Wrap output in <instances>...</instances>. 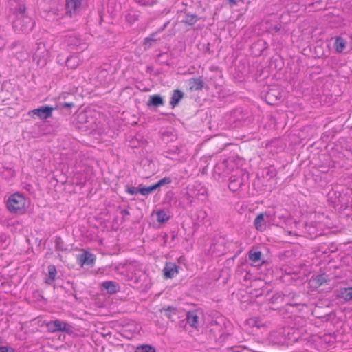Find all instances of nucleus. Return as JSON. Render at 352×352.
<instances>
[{
	"label": "nucleus",
	"mask_w": 352,
	"mask_h": 352,
	"mask_svg": "<svg viewBox=\"0 0 352 352\" xmlns=\"http://www.w3.org/2000/svg\"><path fill=\"white\" fill-rule=\"evenodd\" d=\"M9 19L14 30L18 33L29 32L34 25V21L27 14L25 6L21 2H15V5H12Z\"/></svg>",
	"instance_id": "obj_1"
},
{
	"label": "nucleus",
	"mask_w": 352,
	"mask_h": 352,
	"mask_svg": "<svg viewBox=\"0 0 352 352\" xmlns=\"http://www.w3.org/2000/svg\"><path fill=\"white\" fill-rule=\"evenodd\" d=\"M30 205V199L20 193L10 195L6 201L8 210L11 213L16 214H25Z\"/></svg>",
	"instance_id": "obj_2"
},
{
	"label": "nucleus",
	"mask_w": 352,
	"mask_h": 352,
	"mask_svg": "<svg viewBox=\"0 0 352 352\" xmlns=\"http://www.w3.org/2000/svg\"><path fill=\"white\" fill-rule=\"evenodd\" d=\"M304 229L302 232L296 228L294 230H286L285 232L288 235L305 236L314 239L324 234V225L320 221L310 222L305 225Z\"/></svg>",
	"instance_id": "obj_3"
},
{
	"label": "nucleus",
	"mask_w": 352,
	"mask_h": 352,
	"mask_svg": "<svg viewBox=\"0 0 352 352\" xmlns=\"http://www.w3.org/2000/svg\"><path fill=\"white\" fill-rule=\"evenodd\" d=\"M280 222L276 221V214L273 211H265L258 214L254 220L255 229L260 232H265L272 226H279Z\"/></svg>",
	"instance_id": "obj_4"
},
{
	"label": "nucleus",
	"mask_w": 352,
	"mask_h": 352,
	"mask_svg": "<svg viewBox=\"0 0 352 352\" xmlns=\"http://www.w3.org/2000/svg\"><path fill=\"white\" fill-rule=\"evenodd\" d=\"M126 269L127 271L126 277L129 280L136 284L146 281L147 275L143 264L134 261L128 264Z\"/></svg>",
	"instance_id": "obj_5"
},
{
	"label": "nucleus",
	"mask_w": 352,
	"mask_h": 352,
	"mask_svg": "<svg viewBox=\"0 0 352 352\" xmlns=\"http://www.w3.org/2000/svg\"><path fill=\"white\" fill-rule=\"evenodd\" d=\"M248 178V175L243 168H236L235 173L229 177L228 188L232 191L238 190Z\"/></svg>",
	"instance_id": "obj_6"
},
{
	"label": "nucleus",
	"mask_w": 352,
	"mask_h": 352,
	"mask_svg": "<svg viewBox=\"0 0 352 352\" xmlns=\"http://www.w3.org/2000/svg\"><path fill=\"white\" fill-rule=\"evenodd\" d=\"M236 168H240L234 158L219 162L214 167V171L219 175L229 176L235 173Z\"/></svg>",
	"instance_id": "obj_7"
},
{
	"label": "nucleus",
	"mask_w": 352,
	"mask_h": 352,
	"mask_svg": "<svg viewBox=\"0 0 352 352\" xmlns=\"http://www.w3.org/2000/svg\"><path fill=\"white\" fill-rule=\"evenodd\" d=\"M95 114L96 112L91 110H84L77 114L76 120L79 124H85L86 127H92Z\"/></svg>",
	"instance_id": "obj_8"
},
{
	"label": "nucleus",
	"mask_w": 352,
	"mask_h": 352,
	"mask_svg": "<svg viewBox=\"0 0 352 352\" xmlns=\"http://www.w3.org/2000/svg\"><path fill=\"white\" fill-rule=\"evenodd\" d=\"M49 331L51 332L56 331H63V332H69L70 331V325L67 322L60 321L59 320H55L53 321H50L47 324Z\"/></svg>",
	"instance_id": "obj_9"
},
{
	"label": "nucleus",
	"mask_w": 352,
	"mask_h": 352,
	"mask_svg": "<svg viewBox=\"0 0 352 352\" xmlns=\"http://www.w3.org/2000/svg\"><path fill=\"white\" fill-rule=\"evenodd\" d=\"M82 0H66V13L70 16L77 14L81 10Z\"/></svg>",
	"instance_id": "obj_10"
},
{
	"label": "nucleus",
	"mask_w": 352,
	"mask_h": 352,
	"mask_svg": "<svg viewBox=\"0 0 352 352\" xmlns=\"http://www.w3.org/2000/svg\"><path fill=\"white\" fill-rule=\"evenodd\" d=\"M202 316V312L200 310L195 309L189 311L186 314L187 323L192 327L197 329L199 324L200 317Z\"/></svg>",
	"instance_id": "obj_11"
},
{
	"label": "nucleus",
	"mask_w": 352,
	"mask_h": 352,
	"mask_svg": "<svg viewBox=\"0 0 352 352\" xmlns=\"http://www.w3.org/2000/svg\"><path fill=\"white\" fill-rule=\"evenodd\" d=\"M96 260V256L87 251H84L82 254L77 256V261L82 267L85 265H92Z\"/></svg>",
	"instance_id": "obj_12"
},
{
	"label": "nucleus",
	"mask_w": 352,
	"mask_h": 352,
	"mask_svg": "<svg viewBox=\"0 0 352 352\" xmlns=\"http://www.w3.org/2000/svg\"><path fill=\"white\" fill-rule=\"evenodd\" d=\"M53 107L48 106H42L39 108L32 110L34 115L37 116L41 119H47L52 116Z\"/></svg>",
	"instance_id": "obj_13"
},
{
	"label": "nucleus",
	"mask_w": 352,
	"mask_h": 352,
	"mask_svg": "<svg viewBox=\"0 0 352 352\" xmlns=\"http://www.w3.org/2000/svg\"><path fill=\"white\" fill-rule=\"evenodd\" d=\"M69 50H84L86 48L85 43L81 44L80 41L74 36H69L65 40Z\"/></svg>",
	"instance_id": "obj_14"
},
{
	"label": "nucleus",
	"mask_w": 352,
	"mask_h": 352,
	"mask_svg": "<svg viewBox=\"0 0 352 352\" xmlns=\"http://www.w3.org/2000/svg\"><path fill=\"white\" fill-rule=\"evenodd\" d=\"M178 273V267L175 263H166L164 268V274L166 278H171Z\"/></svg>",
	"instance_id": "obj_15"
},
{
	"label": "nucleus",
	"mask_w": 352,
	"mask_h": 352,
	"mask_svg": "<svg viewBox=\"0 0 352 352\" xmlns=\"http://www.w3.org/2000/svg\"><path fill=\"white\" fill-rule=\"evenodd\" d=\"M277 222H280L279 226H281L283 223H286L287 222L289 223L291 225V229L294 230L295 228H297L298 223L296 222H294L292 221V219H289L287 216H285V214H281L278 216V220L276 219ZM289 230V228H285V232L287 234L285 230Z\"/></svg>",
	"instance_id": "obj_16"
},
{
	"label": "nucleus",
	"mask_w": 352,
	"mask_h": 352,
	"mask_svg": "<svg viewBox=\"0 0 352 352\" xmlns=\"http://www.w3.org/2000/svg\"><path fill=\"white\" fill-rule=\"evenodd\" d=\"M156 217L159 223H164L169 220L170 215L168 210L162 209L156 212Z\"/></svg>",
	"instance_id": "obj_17"
},
{
	"label": "nucleus",
	"mask_w": 352,
	"mask_h": 352,
	"mask_svg": "<svg viewBox=\"0 0 352 352\" xmlns=\"http://www.w3.org/2000/svg\"><path fill=\"white\" fill-rule=\"evenodd\" d=\"M337 296L346 301L352 300V287L340 289L338 291Z\"/></svg>",
	"instance_id": "obj_18"
},
{
	"label": "nucleus",
	"mask_w": 352,
	"mask_h": 352,
	"mask_svg": "<svg viewBox=\"0 0 352 352\" xmlns=\"http://www.w3.org/2000/svg\"><path fill=\"white\" fill-rule=\"evenodd\" d=\"M102 285L109 294H115L118 290V285L113 281L103 282Z\"/></svg>",
	"instance_id": "obj_19"
},
{
	"label": "nucleus",
	"mask_w": 352,
	"mask_h": 352,
	"mask_svg": "<svg viewBox=\"0 0 352 352\" xmlns=\"http://www.w3.org/2000/svg\"><path fill=\"white\" fill-rule=\"evenodd\" d=\"M164 104V100L160 95H153L150 96L148 102V106L159 107Z\"/></svg>",
	"instance_id": "obj_20"
},
{
	"label": "nucleus",
	"mask_w": 352,
	"mask_h": 352,
	"mask_svg": "<svg viewBox=\"0 0 352 352\" xmlns=\"http://www.w3.org/2000/svg\"><path fill=\"white\" fill-rule=\"evenodd\" d=\"M269 339L274 344H283L285 342V339L283 336L281 335V333L278 331L270 333L269 336Z\"/></svg>",
	"instance_id": "obj_21"
},
{
	"label": "nucleus",
	"mask_w": 352,
	"mask_h": 352,
	"mask_svg": "<svg viewBox=\"0 0 352 352\" xmlns=\"http://www.w3.org/2000/svg\"><path fill=\"white\" fill-rule=\"evenodd\" d=\"M184 94L179 90H175L173 94L170 98V104L172 105L173 108L175 107L179 100L183 98Z\"/></svg>",
	"instance_id": "obj_22"
},
{
	"label": "nucleus",
	"mask_w": 352,
	"mask_h": 352,
	"mask_svg": "<svg viewBox=\"0 0 352 352\" xmlns=\"http://www.w3.org/2000/svg\"><path fill=\"white\" fill-rule=\"evenodd\" d=\"M261 252L250 250L248 254L249 259L254 264H258L261 261Z\"/></svg>",
	"instance_id": "obj_23"
},
{
	"label": "nucleus",
	"mask_w": 352,
	"mask_h": 352,
	"mask_svg": "<svg viewBox=\"0 0 352 352\" xmlns=\"http://www.w3.org/2000/svg\"><path fill=\"white\" fill-rule=\"evenodd\" d=\"M265 28L268 32L274 34L278 32L280 30L281 25L277 22H275L274 23L266 22Z\"/></svg>",
	"instance_id": "obj_24"
},
{
	"label": "nucleus",
	"mask_w": 352,
	"mask_h": 352,
	"mask_svg": "<svg viewBox=\"0 0 352 352\" xmlns=\"http://www.w3.org/2000/svg\"><path fill=\"white\" fill-rule=\"evenodd\" d=\"M80 65V59L77 56H72L67 58L66 65L71 69H76Z\"/></svg>",
	"instance_id": "obj_25"
},
{
	"label": "nucleus",
	"mask_w": 352,
	"mask_h": 352,
	"mask_svg": "<svg viewBox=\"0 0 352 352\" xmlns=\"http://www.w3.org/2000/svg\"><path fill=\"white\" fill-rule=\"evenodd\" d=\"M346 42L342 37H338L334 43V47L336 52H342L346 47Z\"/></svg>",
	"instance_id": "obj_26"
},
{
	"label": "nucleus",
	"mask_w": 352,
	"mask_h": 352,
	"mask_svg": "<svg viewBox=\"0 0 352 352\" xmlns=\"http://www.w3.org/2000/svg\"><path fill=\"white\" fill-rule=\"evenodd\" d=\"M198 20L197 16L195 14H186L184 19L182 21L183 23L188 24V25H193L195 24Z\"/></svg>",
	"instance_id": "obj_27"
},
{
	"label": "nucleus",
	"mask_w": 352,
	"mask_h": 352,
	"mask_svg": "<svg viewBox=\"0 0 352 352\" xmlns=\"http://www.w3.org/2000/svg\"><path fill=\"white\" fill-rule=\"evenodd\" d=\"M135 352H156L155 349L149 344H143L138 346Z\"/></svg>",
	"instance_id": "obj_28"
},
{
	"label": "nucleus",
	"mask_w": 352,
	"mask_h": 352,
	"mask_svg": "<svg viewBox=\"0 0 352 352\" xmlns=\"http://www.w3.org/2000/svg\"><path fill=\"white\" fill-rule=\"evenodd\" d=\"M56 275V269L54 265H50L48 267V280H47V283L52 282L55 280Z\"/></svg>",
	"instance_id": "obj_29"
},
{
	"label": "nucleus",
	"mask_w": 352,
	"mask_h": 352,
	"mask_svg": "<svg viewBox=\"0 0 352 352\" xmlns=\"http://www.w3.org/2000/svg\"><path fill=\"white\" fill-rule=\"evenodd\" d=\"M156 189V186L153 184L150 186L140 188V193L142 195H148Z\"/></svg>",
	"instance_id": "obj_30"
},
{
	"label": "nucleus",
	"mask_w": 352,
	"mask_h": 352,
	"mask_svg": "<svg viewBox=\"0 0 352 352\" xmlns=\"http://www.w3.org/2000/svg\"><path fill=\"white\" fill-rule=\"evenodd\" d=\"M204 87V82L200 78L192 79V88L196 90H200Z\"/></svg>",
	"instance_id": "obj_31"
},
{
	"label": "nucleus",
	"mask_w": 352,
	"mask_h": 352,
	"mask_svg": "<svg viewBox=\"0 0 352 352\" xmlns=\"http://www.w3.org/2000/svg\"><path fill=\"white\" fill-rule=\"evenodd\" d=\"M166 157H169L174 160H177L176 157H174L173 155H178L179 153V150L177 147L173 148L171 149H169L166 151Z\"/></svg>",
	"instance_id": "obj_32"
},
{
	"label": "nucleus",
	"mask_w": 352,
	"mask_h": 352,
	"mask_svg": "<svg viewBox=\"0 0 352 352\" xmlns=\"http://www.w3.org/2000/svg\"><path fill=\"white\" fill-rule=\"evenodd\" d=\"M280 144H281V141L280 140L277 139V140H274L271 141L270 142H269L267 145V148L270 149L271 151H272V150L271 148L274 146H280V148H282V146Z\"/></svg>",
	"instance_id": "obj_33"
},
{
	"label": "nucleus",
	"mask_w": 352,
	"mask_h": 352,
	"mask_svg": "<svg viewBox=\"0 0 352 352\" xmlns=\"http://www.w3.org/2000/svg\"><path fill=\"white\" fill-rule=\"evenodd\" d=\"M171 182V179L170 177H164L162 179H160L157 183L155 184L156 186V188H157L160 186H162L164 184H168Z\"/></svg>",
	"instance_id": "obj_34"
},
{
	"label": "nucleus",
	"mask_w": 352,
	"mask_h": 352,
	"mask_svg": "<svg viewBox=\"0 0 352 352\" xmlns=\"http://www.w3.org/2000/svg\"><path fill=\"white\" fill-rule=\"evenodd\" d=\"M136 2L142 6H152L155 3V0H135Z\"/></svg>",
	"instance_id": "obj_35"
},
{
	"label": "nucleus",
	"mask_w": 352,
	"mask_h": 352,
	"mask_svg": "<svg viewBox=\"0 0 352 352\" xmlns=\"http://www.w3.org/2000/svg\"><path fill=\"white\" fill-rule=\"evenodd\" d=\"M126 192L130 195H135L140 192V188L134 186L129 187L126 189Z\"/></svg>",
	"instance_id": "obj_36"
},
{
	"label": "nucleus",
	"mask_w": 352,
	"mask_h": 352,
	"mask_svg": "<svg viewBox=\"0 0 352 352\" xmlns=\"http://www.w3.org/2000/svg\"><path fill=\"white\" fill-rule=\"evenodd\" d=\"M155 41H156V39L153 38V36H151V37H147V38H144V43L145 45H146L148 47H149L151 46L152 42H154Z\"/></svg>",
	"instance_id": "obj_37"
},
{
	"label": "nucleus",
	"mask_w": 352,
	"mask_h": 352,
	"mask_svg": "<svg viewBox=\"0 0 352 352\" xmlns=\"http://www.w3.org/2000/svg\"><path fill=\"white\" fill-rule=\"evenodd\" d=\"M0 352H13V350L10 349V350L7 346H1Z\"/></svg>",
	"instance_id": "obj_38"
},
{
	"label": "nucleus",
	"mask_w": 352,
	"mask_h": 352,
	"mask_svg": "<svg viewBox=\"0 0 352 352\" xmlns=\"http://www.w3.org/2000/svg\"><path fill=\"white\" fill-rule=\"evenodd\" d=\"M120 214L122 215V216H127V215H129V212L128 210L126 209H122L121 211H120Z\"/></svg>",
	"instance_id": "obj_39"
},
{
	"label": "nucleus",
	"mask_w": 352,
	"mask_h": 352,
	"mask_svg": "<svg viewBox=\"0 0 352 352\" xmlns=\"http://www.w3.org/2000/svg\"><path fill=\"white\" fill-rule=\"evenodd\" d=\"M74 105L72 102H65L62 104V107H71Z\"/></svg>",
	"instance_id": "obj_40"
},
{
	"label": "nucleus",
	"mask_w": 352,
	"mask_h": 352,
	"mask_svg": "<svg viewBox=\"0 0 352 352\" xmlns=\"http://www.w3.org/2000/svg\"><path fill=\"white\" fill-rule=\"evenodd\" d=\"M5 45L3 41H2L1 45H0V49Z\"/></svg>",
	"instance_id": "obj_41"
},
{
	"label": "nucleus",
	"mask_w": 352,
	"mask_h": 352,
	"mask_svg": "<svg viewBox=\"0 0 352 352\" xmlns=\"http://www.w3.org/2000/svg\"><path fill=\"white\" fill-rule=\"evenodd\" d=\"M43 45L44 47V45L41 43H40L38 45V48L39 49L41 47V46Z\"/></svg>",
	"instance_id": "obj_42"
},
{
	"label": "nucleus",
	"mask_w": 352,
	"mask_h": 352,
	"mask_svg": "<svg viewBox=\"0 0 352 352\" xmlns=\"http://www.w3.org/2000/svg\"><path fill=\"white\" fill-rule=\"evenodd\" d=\"M230 3H236L235 0H230Z\"/></svg>",
	"instance_id": "obj_43"
}]
</instances>
